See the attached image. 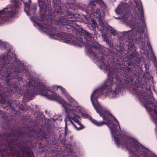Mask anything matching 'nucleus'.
Masks as SVG:
<instances>
[{"label":"nucleus","mask_w":157,"mask_h":157,"mask_svg":"<svg viewBox=\"0 0 157 157\" xmlns=\"http://www.w3.org/2000/svg\"><path fill=\"white\" fill-rule=\"evenodd\" d=\"M75 41H76V43H75L74 44L75 45H76L77 46H78L79 47H81L82 45L83 44L81 40H79L78 39H76Z\"/></svg>","instance_id":"ddd939ff"},{"label":"nucleus","mask_w":157,"mask_h":157,"mask_svg":"<svg viewBox=\"0 0 157 157\" xmlns=\"http://www.w3.org/2000/svg\"><path fill=\"white\" fill-rule=\"evenodd\" d=\"M107 112V111H106ZM104 111H103V112H101V117H102V118H103V120H106L107 121H108V119H107V117H109L110 118H111L112 117H113L112 116V115L110 114L111 115V116H109V115H108L107 114H106V112H105V113H104ZM108 113L110 114V113L108 112ZM113 117V119L118 124V125L119 126V128L120 129H121L120 127V125L119 124V122L117 120V119L115 118L114 117Z\"/></svg>","instance_id":"0eeeda50"},{"label":"nucleus","mask_w":157,"mask_h":157,"mask_svg":"<svg viewBox=\"0 0 157 157\" xmlns=\"http://www.w3.org/2000/svg\"><path fill=\"white\" fill-rule=\"evenodd\" d=\"M113 80L111 79H108L107 81L105 82V84L106 86H108L109 87L111 86L113 84Z\"/></svg>","instance_id":"4468645a"},{"label":"nucleus","mask_w":157,"mask_h":157,"mask_svg":"<svg viewBox=\"0 0 157 157\" xmlns=\"http://www.w3.org/2000/svg\"><path fill=\"white\" fill-rule=\"evenodd\" d=\"M50 37L56 39H58V38H60L63 40V41L67 43H69L70 41L68 39V36L65 33H57L53 34H50L49 35Z\"/></svg>","instance_id":"423d86ee"},{"label":"nucleus","mask_w":157,"mask_h":157,"mask_svg":"<svg viewBox=\"0 0 157 157\" xmlns=\"http://www.w3.org/2000/svg\"><path fill=\"white\" fill-rule=\"evenodd\" d=\"M140 15L141 17L142 18L143 17L144 15V12H143V10L142 8V7H141V10L140 11Z\"/></svg>","instance_id":"a211bd4d"},{"label":"nucleus","mask_w":157,"mask_h":157,"mask_svg":"<svg viewBox=\"0 0 157 157\" xmlns=\"http://www.w3.org/2000/svg\"><path fill=\"white\" fill-rule=\"evenodd\" d=\"M42 1V0H38V2Z\"/></svg>","instance_id":"4be33fe9"},{"label":"nucleus","mask_w":157,"mask_h":157,"mask_svg":"<svg viewBox=\"0 0 157 157\" xmlns=\"http://www.w3.org/2000/svg\"><path fill=\"white\" fill-rule=\"evenodd\" d=\"M53 88L54 90H57L58 88H59L61 91L62 94L71 103L73 104V105L76 104V101L67 93L65 89L62 86H53Z\"/></svg>","instance_id":"39448f33"},{"label":"nucleus","mask_w":157,"mask_h":157,"mask_svg":"<svg viewBox=\"0 0 157 157\" xmlns=\"http://www.w3.org/2000/svg\"><path fill=\"white\" fill-rule=\"evenodd\" d=\"M101 92V91L100 90H96L94 91L91 96V100L92 103L93 104V105L94 106L95 109L96 110L97 113H98L100 116H101V112H103V111H104V113L106 112V114L109 116H111V115L108 112H107L104 109H103L100 106L99 104L98 103L96 102L95 104L94 101H95L97 102V99L98 97V94Z\"/></svg>","instance_id":"f03ea898"},{"label":"nucleus","mask_w":157,"mask_h":157,"mask_svg":"<svg viewBox=\"0 0 157 157\" xmlns=\"http://www.w3.org/2000/svg\"><path fill=\"white\" fill-rule=\"evenodd\" d=\"M155 66L156 67H157V63H156V62H155Z\"/></svg>","instance_id":"412c9836"},{"label":"nucleus","mask_w":157,"mask_h":157,"mask_svg":"<svg viewBox=\"0 0 157 157\" xmlns=\"http://www.w3.org/2000/svg\"><path fill=\"white\" fill-rule=\"evenodd\" d=\"M42 29V30L43 31H44V32H48V29L46 27H45L44 26H43Z\"/></svg>","instance_id":"f3484780"},{"label":"nucleus","mask_w":157,"mask_h":157,"mask_svg":"<svg viewBox=\"0 0 157 157\" xmlns=\"http://www.w3.org/2000/svg\"><path fill=\"white\" fill-rule=\"evenodd\" d=\"M108 29L109 32H110L111 34L114 36L116 34V31L112 28L109 27L108 28Z\"/></svg>","instance_id":"2eb2a0df"},{"label":"nucleus","mask_w":157,"mask_h":157,"mask_svg":"<svg viewBox=\"0 0 157 157\" xmlns=\"http://www.w3.org/2000/svg\"><path fill=\"white\" fill-rule=\"evenodd\" d=\"M124 7L121 6H119L116 8V11L117 13L119 14H122L123 13Z\"/></svg>","instance_id":"9d476101"},{"label":"nucleus","mask_w":157,"mask_h":157,"mask_svg":"<svg viewBox=\"0 0 157 157\" xmlns=\"http://www.w3.org/2000/svg\"><path fill=\"white\" fill-rule=\"evenodd\" d=\"M121 145L123 146H124L125 147H126L127 148H128V145L126 142L125 143L123 144L122 142L121 143Z\"/></svg>","instance_id":"6ab92c4d"},{"label":"nucleus","mask_w":157,"mask_h":157,"mask_svg":"<svg viewBox=\"0 0 157 157\" xmlns=\"http://www.w3.org/2000/svg\"><path fill=\"white\" fill-rule=\"evenodd\" d=\"M92 49H91V47H89V48H88L89 49V51L90 53H91L93 51H94V50H96V49L95 48V47L94 46H92Z\"/></svg>","instance_id":"dca6fc26"},{"label":"nucleus","mask_w":157,"mask_h":157,"mask_svg":"<svg viewBox=\"0 0 157 157\" xmlns=\"http://www.w3.org/2000/svg\"><path fill=\"white\" fill-rule=\"evenodd\" d=\"M116 140L117 145L118 146H119L120 145V141L117 139H116Z\"/></svg>","instance_id":"aec40b11"},{"label":"nucleus","mask_w":157,"mask_h":157,"mask_svg":"<svg viewBox=\"0 0 157 157\" xmlns=\"http://www.w3.org/2000/svg\"><path fill=\"white\" fill-rule=\"evenodd\" d=\"M133 154L135 157H147L145 154L144 152L142 151H139L138 150H137L135 153L133 152Z\"/></svg>","instance_id":"1a4fd4ad"},{"label":"nucleus","mask_w":157,"mask_h":157,"mask_svg":"<svg viewBox=\"0 0 157 157\" xmlns=\"http://www.w3.org/2000/svg\"><path fill=\"white\" fill-rule=\"evenodd\" d=\"M40 94L50 99L56 100L59 103L61 104L67 112L70 111L69 115L70 117L77 123V125L79 126L78 127L76 125H75L72 121H71V123L75 128L77 130H80L82 129L81 124L78 120L79 117L74 113H71V111L72 110V109L71 108V106L67 103L64 99L61 98L58 94L52 93L48 90H45L41 91ZM73 107V106L72 107Z\"/></svg>","instance_id":"f257e3e1"},{"label":"nucleus","mask_w":157,"mask_h":157,"mask_svg":"<svg viewBox=\"0 0 157 157\" xmlns=\"http://www.w3.org/2000/svg\"><path fill=\"white\" fill-rule=\"evenodd\" d=\"M102 3L103 1L102 0H98V1H91L89 4V7L91 9L90 10L94 13L96 14V18L99 21L101 20V18L100 10L101 6L99 3L101 4Z\"/></svg>","instance_id":"7ed1b4c3"},{"label":"nucleus","mask_w":157,"mask_h":157,"mask_svg":"<svg viewBox=\"0 0 157 157\" xmlns=\"http://www.w3.org/2000/svg\"><path fill=\"white\" fill-rule=\"evenodd\" d=\"M24 10L27 15L29 14L28 11L29 10V5H28L26 2H24Z\"/></svg>","instance_id":"9b49d317"},{"label":"nucleus","mask_w":157,"mask_h":157,"mask_svg":"<svg viewBox=\"0 0 157 157\" xmlns=\"http://www.w3.org/2000/svg\"><path fill=\"white\" fill-rule=\"evenodd\" d=\"M16 14V11L10 8H5L0 11V24L7 20V17H13Z\"/></svg>","instance_id":"20e7f679"},{"label":"nucleus","mask_w":157,"mask_h":157,"mask_svg":"<svg viewBox=\"0 0 157 157\" xmlns=\"http://www.w3.org/2000/svg\"><path fill=\"white\" fill-rule=\"evenodd\" d=\"M38 2L39 6L40 7V11L41 13L42 12H43V13L45 12L46 8V5L45 3L42 1Z\"/></svg>","instance_id":"6e6552de"},{"label":"nucleus","mask_w":157,"mask_h":157,"mask_svg":"<svg viewBox=\"0 0 157 157\" xmlns=\"http://www.w3.org/2000/svg\"><path fill=\"white\" fill-rule=\"evenodd\" d=\"M91 121L93 123L98 126H101L103 124H105L104 121L99 122L93 119L91 120Z\"/></svg>","instance_id":"f8f14e48"}]
</instances>
